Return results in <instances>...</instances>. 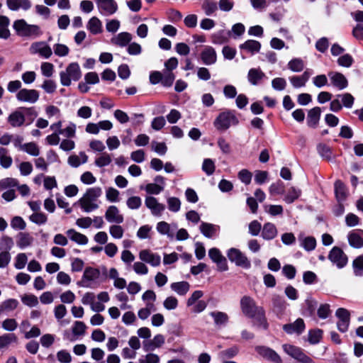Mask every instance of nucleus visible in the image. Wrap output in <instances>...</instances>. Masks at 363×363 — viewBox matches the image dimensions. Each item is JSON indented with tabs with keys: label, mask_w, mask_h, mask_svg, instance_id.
<instances>
[{
	"label": "nucleus",
	"mask_w": 363,
	"mask_h": 363,
	"mask_svg": "<svg viewBox=\"0 0 363 363\" xmlns=\"http://www.w3.org/2000/svg\"><path fill=\"white\" fill-rule=\"evenodd\" d=\"M230 33V31L228 33L223 30H218L211 35V40L213 44L222 45L226 43L228 40V35Z\"/></svg>",
	"instance_id": "obj_43"
},
{
	"label": "nucleus",
	"mask_w": 363,
	"mask_h": 363,
	"mask_svg": "<svg viewBox=\"0 0 363 363\" xmlns=\"http://www.w3.org/2000/svg\"><path fill=\"white\" fill-rule=\"evenodd\" d=\"M120 192L115 188L109 187L106 191V199L112 203H117L119 199Z\"/></svg>",
	"instance_id": "obj_63"
},
{
	"label": "nucleus",
	"mask_w": 363,
	"mask_h": 363,
	"mask_svg": "<svg viewBox=\"0 0 363 363\" xmlns=\"http://www.w3.org/2000/svg\"><path fill=\"white\" fill-rule=\"evenodd\" d=\"M82 77L79 65L77 62L70 63L65 71L60 73V83L62 85L69 86L72 80L78 81Z\"/></svg>",
	"instance_id": "obj_5"
},
{
	"label": "nucleus",
	"mask_w": 363,
	"mask_h": 363,
	"mask_svg": "<svg viewBox=\"0 0 363 363\" xmlns=\"http://www.w3.org/2000/svg\"><path fill=\"white\" fill-rule=\"evenodd\" d=\"M321 109L320 107H315L311 109L308 113L307 123L312 128L316 127L320 118Z\"/></svg>",
	"instance_id": "obj_35"
},
{
	"label": "nucleus",
	"mask_w": 363,
	"mask_h": 363,
	"mask_svg": "<svg viewBox=\"0 0 363 363\" xmlns=\"http://www.w3.org/2000/svg\"><path fill=\"white\" fill-rule=\"evenodd\" d=\"M328 77L333 86L339 90H342L347 87L348 81L342 73L337 72H330L328 73Z\"/></svg>",
	"instance_id": "obj_22"
},
{
	"label": "nucleus",
	"mask_w": 363,
	"mask_h": 363,
	"mask_svg": "<svg viewBox=\"0 0 363 363\" xmlns=\"http://www.w3.org/2000/svg\"><path fill=\"white\" fill-rule=\"evenodd\" d=\"M277 235V230L274 224L267 223L264 225L262 236L264 240H272Z\"/></svg>",
	"instance_id": "obj_39"
},
{
	"label": "nucleus",
	"mask_w": 363,
	"mask_h": 363,
	"mask_svg": "<svg viewBox=\"0 0 363 363\" xmlns=\"http://www.w3.org/2000/svg\"><path fill=\"white\" fill-rule=\"evenodd\" d=\"M160 357L154 353H148L141 356L138 359V363H160Z\"/></svg>",
	"instance_id": "obj_64"
},
{
	"label": "nucleus",
	"mask_w": 363,
	"mask_h": 363,
	"mask_svg": "<svg viewBox=\"0 0 363 363\" xmlns=\"http://www.w3.org/2000/svg\"><path fill=\"white\" fill-rule=\"evenodd\" d=\"M139 259L152 267H158L161 263V257L150 250H143L139 252Z\"/></svg>",
	"instance_id": "obj_18"
},
{
	"label": "nucleus",
	"mask_w": 363,
	"mask_h": 363,
	"mask_svg": "<svg viewBox=\"0 0 363 363\" xmlns=\"http://www.w3.org/2000/svg\"><path fill=\"white\" fill-rule=\"evenodd\" d=\"M228 259L236 266L244 269H249L251 267V262L247 256L239 249L231 247L226 252Z\"/></svg>",
	"instance_id": "obj_7"
},
{
	"label": "nucleus",
	"mask_w": 363,
	"mask_h": 363,
	"mask_svg": "<svg viewBox=\"0 0 363 363\" xmlns=\"http://www.w3.org/2000/svg\"><path fill=\"white\" fill-rule=\"evenodd\" d=\"M109 233L114 239H121L124 234V230L119 224L111 225L109 227Z\"/></svg>",
	"instance_id": "obj_60"
},
{
	"label": "nucleus",
	"mask_w": 363,
	"mask_h": 363,
	"mask_svg": "<svg viewBox=\"0 0 363 363\" xmlns=\"http://www.w3.org/2000/svg\"><path fill=\"white\" fill-rule=\"evenodd\" d=\"M177 229L176 223L169 224L166 221H160L156 225L157 231L162 235H167L169 238H174V230Z\"/></svg>",
	"instance_id": "obj_21"
},
{
	"label": "nucleus",
	"mask_w": 363,
	"mask_h": 363,
	"mask_svg": "<svg viewBox=\"0 0 363 363\" xmlns=\"http://www.w3.org/2000/svg\"><path fill=\"white\" fill-rule=\"evenodd\" d=\"M354 274L357 277L363 276V256L357 257L352 263Z\"/></svg>",
	"instance_id": "obj_58"
},
{
	"label": "nucleus",
	"mask_w": 363,
	"mask_h": 363,
	"mask_svg": "<svg viewBox=\"0 0 363 363\" xmlns=\"http://www.w3.org/2000/svg\"><path fill=\"white\" fill-rule=\"evenodd\" d=\"M21 151L34 157H37L40 155L39 147L33 142L24 143Z\"/></svg>",
	"instance_id": "obj_49"
},
{
	"label": "nucleus",
	"mask_w": 363,
	"mask_h": 363,
	"mask_svg": "<svg viewBox=\"0 0 363 363\" xmlns=\"http://www.w3.org/2000/svg\"><path fill=\"white\" fill-rule=\"evenodd\" d=\"M255 350L261 357L267 361L273 363H282L281 357L276 351L269 347L257 345L255 347Z\"/></svg>",
	"instance_id": "obj_14"
},
{
	"label": "nucleus",
	"mask_w": 363,
	"mask_h": 363,
	"mask_svg": "<svg viewBox=\"0 0 363 363\" xmlns=\"http://www.w3.org/2000/svg\"><path fill=\"white\" fill-rule=\"evenodd\" d=\"M17 337L13 333H6L0 336V349L8 347L12 342H16Z\"/></svg>",
	"instance_id": "obj_54"
},
{
	"label": "nucleus",
	"mask_w": 363,
	"mask_h": 363,
	"mask_svg": "<svg viewBox=\"0 0 363 363\" xmlns=\"http://www.w3.org/2000/svg\"><path fill=\"white\" fill-rule=\"evenodd\" d=\"M145 205L150 210L152 216L155 217H161L166 209L165 205L152 196L145 197Z\"/></svg>",
	"instance_id": "obj_12"
},
{
	"label": "nucleus",
	"mask_w": 363,
	"mask_h": 363,
	"mask_svg": "<svg viewBox=\"0 0 363 363\" xmlns=\"http://www.w3.org/2000/svg\"><path fill=\"white\" fill-rule=\"evenodd\" d=\"M265 77V74L259 68H252L247 74L249 82L254 86L259 84Z\"/></svg>",
	"instance_id": "obj_30"
},
{
	"label": "nucleus",
	"mask_w": 363,
	"mask_h": 363,
	"mask_svg": "<svg viewBox=\"0 0 363 363\" xmlns=\"http://www.w3.org/2000/svg\"><path fill=\"white\" fill-rule=\"evenodd\" d=\"M66 234L72 241L78 245H84L88 243V238L85 235L76 231L74 229L67 230Z\"/></svg>",
	"instance_id": "obj_32"
},
{
	"label": "nucleus",
	"mask_w": 363,
	"mask_h": 363,
	"mask_svg": "<svg viewBox=\"0 0 363 363\" xmlns=\"http://www.w3.org/2000/svg\"><path fill=\"white\" fill-rule=\"evenodd\" d=\"M210 259L216 264L217 269L220 272H225L228 269L226 258L222 255L219 249L216 247L211 248L208 250Z\"/></svg>",
	"instance_id": "obj_17"
},
{
	"label": "nucleus",
	"mask_w": 363,
	"mask_h": 363,
	"mask_svg": "<svg viewBox=\"0 0 363 363\" xmlns=\"http://www.w3.org/2000/svg\"><path fill=\"white\" fill-rule=\"evenodd\" d=\"M347 240L350 245L354 248L363 247V230H354L347 235Z\"/></svg>",
	"instance_id": "obj_25"
},
{
	"label": "nucleus",
	"mask_w": 363,
	"mask_h": 363,
	"mask_svg": "<svg viewBox=\"0 0 363 363\" xmlns=\"http://www.w3.org/2000/svg\"><path fill=\"white\" fill-rule=\"evenodd\" d=\"M301 194V191L294 186L290 187L284 198V201L286 203H292L297 200Z\"/></svg>",
	"instance_id": "obj_41"
},
{
	"label": "nucleus",
	"mask_w": 363,
	"mask_h": 363,
	"mask_svg": "<svg viewBox=\"0 0 363 363\" xmlns=\"http://www.w3.org/2000/svg\"><path fill=\"white\" fill-rule=\"evenodd\" d=\"M240 50H245L250 53L252 55L259 52L261 49V43L255 40H247L245 43L239 45Z\"/></svg>",
	"instance_id": "obj_29"
},
{
	"label": "nucleus",
	"mask_w": 363,
	"mask_h": 363,
	"mask_svg": "<svg viewBox=\"0 0 363 363\" xmlns=\"http://www.w3.org/2000/svg\"><path fill=\"white\" fill-rule=\"evenodd\" d=\"M112 162V158L108 152H102L94 161V164L98 167H104L109 165Z\"/></svg>",
	"instance_id": "obj_46"
},
{
	"label": "nucleus",
	"mask_w": 363,
	"mask_h": 363,
	"mask_svg": "<svg viewBox=\"0 0 363 363\" xmlns=\"http://www.w3.org/2000/svg\"><path fill=\"white\" fill-rule=\"evenodd\" d=\"M272 304L275 309L279 312L284 311L288 306V303L284 297L279 295H274L272 298Z\"/></svg>",
	"instance_id": "obj_51"
},
{
	"label": "nucleus",
	"mask_w": 363,
	"mask_h": 363,
	"mask_svg": "<svg viewBox=\"0 0 363 363\" xmlns=\"http://www.w3.org/2000/svg\"><path fill=\"white\" fill-rule=\"evenodd\" d=\"M170 288L179 296H184L190 289V284L187 281H179L171 284Z\"/></svg>",
	"instance_id": "obj_40"
},
{
	"label": "nucleus",
	"mask_w": 363,
	"mask_h": 363,
	"mask_svg": "<svg viewBox=\"0 0 363 363\" xmlns=\"http://www.w3.org/2000/svg\"><path fill=\"white\" fill-rule=\"evenodd\" d=\"M305 323L302 318L296 319L294 323L283 325V330L289 335H301L305 330Z\"/></svg>",
	"instance_id": "obj_23"
},
{
	"label": "nucleus",
	"mask_w": 363,
	"mask_h": 363,
	"mask_svg": "<svg viewBox=\"0 0 363 363\" xmlns=\"http://www.w3.org/2000/svg\"><path fill=\"white\" fill-rule=\"evenodd\" d=\"M13 28L17 35L21 38L35 39L43 35L40 27L35 24H29L24 19L16 20Z\"/></svg>",
	"instance_id": "obj_4"
},
{
	"label": "nucleus",
	"mask_w": 363,
	"mask_h": 363,
	"mask_svg": "<svg viewBox=\"0 0 363 363\" xmlns=\"http://www.w3.org/2000/svg\"><path fill=\"white\" fill-rule=\"evenodd\" d=\"M100 272L98 269L91 267H86L84 269L82 280L81 285L83 287H89L91 283L99 279Z\"/></svg>",
	"instance_id": "obj_20"
},
{
	"label": "nucleus",
	"mask_w": 363,
	"mask_h": 363,
	"mask_svg": "<svg viewBox=\"0 0 363 363\" xmlns=\"http://www.w3.org/2000/svg\"><path fill=\"white\" fill-rule=\"evenodd\" d=\"M335 193L337 202H343L347 196L345 185L340 180L335 183Z\"/></svg>",
	"instance_id": "obj_38"
},
{
	"label": "nucleus",
	"mask_w": 363,
	"mask_h": 363,
	"mask_svg": "<svg viewBox=\"0 0 363 363\" xmlns=\"http://www.w3.org/2000/svg\"><path fill=\"white\" fill-rule=\"evenodd\" d=\"M167 204L169 211L177 213L181 209L182 202L177 197L169 196L167 198Z\"/></svg>",
	"instance_id": "obj_45"
},
{
	"label": "nucleus",
	"mask_w": 363,
	"mask_h": 363,
	"mask_svg": "<svg viewBox=\"0 0 363 363\" xmlns=\"http://www.w3.org/2000/svg\"><path fill=\"white\" fill-rule=\"evenodd\" d=\"M282 347L287 354L301 363H314L312 359L307 356L300 347L289 344H284Z\"/></svg>",
	"instance_id": "obj_8"
},
{
	"label": "nucleus",
	"mask_w": 363,
	"mask_h": 363,
	"mask_svg": "<svg viewBox=\"0 0 363 363\" xmlns=\"http://www.w3.org/2000/svg\"><path fill=\"white\" fill-rule=\"evenodd\" d=\"M201 9L207 16H213L218 11V2L215 0H203Z\"/></svg>",
	"instance_id": "obj_36"
},
{
	"label": "nucleus",
	"mask_w": 363,
	"mask_h": 363,
	"mask_svg": "<svg viewBox=\"0 0 363 363\" xmlns=\"http://www.w3.org/2000/svg\"><path fill=\"white\" fill-rule=\"evenodd\" d=\"M288 68L294 72H301L305 67L304 62L302 59L295 57L291 59L287 64Z\"/></svg>",
	"instance_id": "obj_44"
},
{
	"label": "nucleus",
	"mask_w": 363,
	"mask_h": 363,
	"mask_svg": "<svg viewBox=\"0 0 363 363\" xmlns=\"http://www.w3.org/2000/svg\"><path fill=\"white\" fill-rule=\"evenodd\" d=\"M105 218L110 223L121 224L123 222L124 218L118 208L116 206H109L105 212Z\"/></svg>",
	"instance_id": "obj_19"
},
{
	"label": "nucleus",
	"mask_w": 363,
	"mask_h": 363,
	"mask_svg": "<svg viewBox=\"0 0 363 363\" xmlns=\"http://www.w3.org/2000/svg\"><path fill=\"white\" fill-rule=\"evenodd\" d=\"M199 229L206 238H211L219 230L220 227L212 223L201 222Z\"/></svg>",
	"instance_id": "obj_31"
},
{
	"label": "nucleus",
	"mask_w": 363,
	"mask_h": 363,
	"mask_svg": "<svg viewBox=\"0 0 363 363\" xmlns=\"http://www.w3.org/2000/svg\"><path fill=\"white\" fill-rule=\"evenodd\" d=\"M6 5L11 11H16L19 9L28 11L32 4L30 0H6Z\"/></svg>",
	"instance_id": "obj_26"
},
{
	"label": "nucleus",
	"mask_w": 363,
	"mask_h": 363,
	"mask_svg": "<svg viewBox=\"0 0 363 363\" xmlns=\"http://www.w3.org/2000/svg\"><path fill=\"white\" fill-rule=\"evenodd\" d=\"M28 257L26 254L23 252L18 253L15 257L14 267L16 269H22L26 267Z\"/></svg>",
	"instance_id": "obj_59"
},
{
	"label": "nucleus",
	"mask_w": 363,
	"mask_h": 363,
	"mask_svg": "<svg viewBox=\"0 0 363 363\" xmlns=\"http://www.w3.org/2000/svg\"><path fill=\"white\" fill-rule=\"evenodd\" d=\"M33 237L28 233H20L17 236L16 244L20 249H25L33 242Z\"/></svg>",
	"instance_id": "obj_33"
},
{
	"label": "nucleus",
	"mask_w": 363,
	"mask_h": 363,
	"mask_svg": "<svg viewBox=\"0 0 363 363\" xmlns=\"http://www.w3.org/2000/svg\"><path fill=\"white\" fill-rule=\"evenodd\" d=\"M17 187L19 193L26 196L30 194V188L26 184L18 185V181L16 179L7 177L0 180V191L6 189Z\"/></svg>",
	"instance_id": "obj_13"
},
{
	"label": "nucleus",
	"mask_w": 363,
	"mask_h": 363,
	"mask_svg": "<svg viewBox=\"0 0 363 363\" xmlns=\"http://www.w3.org/2000/svg\"><path fill=\"white\" fill-rule=\"evenodd\" d=\"M126 205L131 210L139 209L142 205V199L137 196H130L127 199Z\"/></svg>",
	"instance_id": "obj_62"
},
{
	"label": "nucleus",
	"mask_w": 363,
	"mask_h": 363,
	"mask_svg": "<svg viewBox=\"0 0 363 363\" xmlns=\"http://www.w3.org/2000/svg\"><path fill=\"white\" fill-rule=\"evenodd\" d=\"M264 211L272 216L282 215L284 208L281 205H265Z\"/></svg>",
	"instance_id": "obj_61"
},
{
	"label": "nucleus",
	"mask_w": 363,
	"mask_h": 363,
	"mask_svg": "<svg viewBox=\"0 0 363 363\" xmlns=\"http://www.w3.org/2000/svg\"><path fill=\"white\" fill-rule=\"evenodd\" d=\"M29 219L31 222L37 224V225H43L48 220L47 216L42 212H36L33 213L29 216Z\"/></svg>",
	"instance_id": "obj_57"
},
{
	"label": "nucleus",
	"mask_w": 363,
	"mask_h": 363,
	"mask_svg": "<svg viewBox=\"0 0 363 363\" xmlns=\"http://www.w3.org/2000/svg\"><path fill=\"white\" fill-rule=\"evenodd\" d=\"M238 119L231 111H227L220 113L216 118L213 124L219 130H225L231 125H236L238 123Z\"/></svg>",
	"instance_id": "obj_6"
},
{
	"label": "nucleus",
	"mask_w": 363,
	"mask_h": 363,
	"mask_svg": "<svg viewBox=\"0 0 363 363\" xmlns=\"http://www.w3.org/2000/svg\"><path fill=\"white\" fill-rule=\"evenodd\" d=\"M86 28L92 35H99L103 32L102 22L96 16H93L88 21Z\"/></svg>",
	"instance_id": "obj_27"
},
{
	"label": "nucleus",
	"mask_w": 363,
	"mask_h": 363,
	"mask_svg": "<svg viewBox=\"0 0 363 363\" xmlns=\"http://www.w3.org/2000/svg\"><path fill=\"white\" fill-rule=\"evenodd\" d=\"M40 97L39 91L33 89H21L16 94V99L21 103L35 104Z\"/></svg>",
	"instance_id": "obj_9"
},
{
	"label": "nucleus",
	"mask_w": 363,
	"mask_h": 363,
	"mask_svg": "<svg viewBox=\"0 0 363 363\" xmlns=\"http://www.w3.org/2000/svg\"><path fill=\"white\" fill-rule=\"evenodd\" d=\"M329 260L338 269L345 267L348 262L346 254L338 247H333L328 255Z\"/></svg>",
	"instance_id": "obj_11"
},
{
	"label": "nucleus",
	"mask_w": 363,
	"mask_h": 363,
	"mask_svg": "<svg viewBox=\"0 0 363 363\" xmlns=\"http://www.w3.org/2000/svg\"><path fill=\"white\" fill-rule=\"evenodd\" d=\"M9 24V18L6 16L0 15V38L6 40L10 37Z\"/></svg>",
	"instance_id": "obj_37"
},
{
	"label": "nucleus",
	"mask_w": 363,
	"mask_h": 363,
	"mask_svg": "<svg viewBox=\"0 0 363 363\" xmlns=\"http://www.w3.org/2000/svg\"><path fill=\"white\" fill-rule=\"evenodd\" d=\"M322 335H323L322 330H320V329L311 330L308 332V340L312 345L317 344L320 342V339L322 338Z\"/></svg>",
	"instance_id": "obj_56"
},
{
	"label": "nucleus",
	"mask_w": 363,
	"mask_h": 363,
	"mask_svg": "<svg viewBox=\"0 0 363 363\" xmlns=\"http://www.w3.org/2000/svg\"><path fill=\"white\" fill-rule=\"evenodd\" d=\"M12 162L13 160L8 150L0 147V165L4 169H8L11 166Z\"/></svg>",
	"instance_id": "obj_42"
},
{
	"label": "nucleus",
	"mask_w": 363,
	"mask_h": 363,
	"mask_svg": "<svg viewBox=\"0 0 363 363\" xmlns=\"http://www.w3.org/2000/svg\"><path fill=\"white\" fill-rule=\"evenodd\" d=\"M38 116L34 107H19L11 112L7 121L12 128H20L30 125Z\"/></svg>",
	"instance_id": "obj_2"
},
{
	"label": "nucleus",
	"mask_w": 363,
	"mask_h": 363,
	"mask_svg": "<svg viewBox=\"0 0 363 363\" xmlns=\"http://www.w3.org/2000/svg\"><path fill=\"white\" fill-rule=\"evenodd\" d=\"M301 246L303 247L306 251H312L315 248L316 240L313 237H299Z\"/></svg>",
	"instance_id": "obj_48"
},
{
	"label": "nucleus",
	"mask_w": 363,
	"mask_h": 363,
	"mask_svg": "<svg viewBox=\"0 0 363 363\" xmlns=\"http://www.w3.org/2000/svg\"><path fill=\"white\" fill-rule=\"evenodd\" d=\"M99 13L104 16L113 15L118 11V4L115 0H96Z\"/></svg>",
	"instance_id": "obj_15"
},
{
	"label": "nucleus",
	"mask_w": 363,
	"mask_h": 363,
	"mask_svg": "<svg viewBox=\"0 0 363 363\" xmlns=\"http://www.w3.org/2000/svg\"><path fill=\"white\" fill-rule=\"evenodd\" d=\"M337 98L340 100L341 104L342 106L347 108H351L354 104V98L350 93H344L341 94H337Z\"/></svg>",
	"instance_id": "obj_50"
},
{
	"label": "nucleus",
	"mask_w": 363,
	"mask_h": 363,
	"mask_svg": "<svg viewBox=\"0 0 363 363\" xmlns=\"http://www.w3.org/2000/svg\"><path fill=\"white\" fill-rule=\"evenodd\" d=\"M210 315L213 318L214 323L216 325H225L228 321V315L224 312L213 311L210 313Z\"/></svg>",
	"instance_id": "obj_47"
},
{
	"label": "nucleus",
	"mask_w": 363,
	"mask_h": 363,
	"mask_svg": "<svg viewBox=\"0 0 363 363\" xmlns=\"http://www.w3.org/2000/svg\"><path fill=\"white\" fill-rule=\"evenodd\" d=\"M102 194L101 187L95 186L89 188L83 196L79 200V204L85 213H91L99 208L98 199Z\"/></svg>",
	"instance_id": "obj_3"
},
{
	"label": "nucleus",
	"mask_w": 363,
	"mask_h": 363,
	"mask_svg": "<svg viewBox=\"0 0 363 363\" xmlns=\"http://www.w3.org/2000/svg\"><path fill=\"white\" fill-rule=\"evenodd\" d=\"M18 302L16 299L9 298L0 304V313L4 311H11L17 308Z\"/></svg>",
	"instance_id": "obj_53"
},
{
	"label": "nucleus",
	"mask_w": 363,
	"mask_h": 363,
	"mask_svg": "<svg viewBox=\"0 0 363 363\" xmlns=\"http://www.w3.org/2000/svg\"><path fill=\"white\" fill-rule=\"evenodd\" d=\"M29 52L32 55H38L45 59H49L52 55V48L45 41L33 43L29 48Z\"/></svg>",
	"instance_id": "obj_10"
},
{
	"label": "nucleus",
	"mask_w": 363,
	"mask_h": 363,
	"mask_svg": "<svg viewBox=\"0 0 363 363\" xmlns=\"http://www.w3.org/2000/svg\"><path fill=\"white\" fill-rule=\"evenodd\" d=\"M86 330V325L82 321H75L72 328V332L74 337L84 336Z\"/></svg>",
	"instance_id": "obj_55"
},
{
	"label": "nucleus",
	"mask_w": 363,
	"mask_h": 363,
	"mask_svg": "<svg viewBox=\"0 0 363 363\" xmlns=\"http://www.w3.org/2000/svg\"><path fill=\"white\" fill-rule=\"evenodd\" d=\"M14 245L13 239L7 235H3L0 239V251L1 252H10Z\"/></svg>",
	"instance_id": "obj_52"
},
{
	"label": "nucleus",
	"mask_w": 363,
	"mask_h": 363,
	"mask_svg": "<svg viewBox=\"0 0 363 363\" xmlns=\"http://www.w3.org/2000/svg\"><path fill=\"white\" fill-rule=\"evenodd\" d=\"M201 59L206 65H214L217 61V55L215 49L211 46H205L201 52Z\"/></svg>",
	"instance_id": "obj_24"
},
{
	"label": "nucleus",
	"mask_w": 363,
	"mask_h": 363,
	"mask_svg": "<svg viewBox=\"0 0 363 363\" xmlns=\"http://www.w3.org/2000/svg\"><path fill=\"white\" fill-rule=\"evenodd\" d=\"M335 316L337 318V327L338 330L341 333L347 332L350 323V311L344 308H340L336 311Z\"/></svg>",
	"instance_id": "obj_16"
},
{
	"label": "nucleus",
	"mask_w": 363,
	"mask_h": 363,
	"mask_svg": "<svg viewBox=\"0 0 363 363\" xmlns=\"http://www.w3.org/2000/svg\"><path fill=\"white\" fill-rule=\"evenodd\" d=\"M240 305L241 311L245 316L252 319L257 326L264 330L268 328L264 308L257 306L252 297L249 296H242Z\"/></svg>",
	"instance_id": "obj_1"
},
{
	"label": "nucleus",
	"mask_w": 363,
	"mask_h": 363,
	"mask_svg": "<svg viewBox=\"0 0 363 363\" xmlns=\"http://www.w3.org/2000/svg\"><path fill=\"white\" fill-rule=\"evenodd\" d=\"M88 161V156L84 152H80L78 155H72L68 157L67 162L69 165L77 168Z\"/></svg>",
	"instance_id": "obj_34"
},
{
	"label": "nucleus",
	"mask_w": 363,
	"mask_h": 363,
	"mask_svg": "<svg viewBox=\"0 0 363 363\" xmlns=\"http://www.w3.org/2000/svg\"><path fill=\"white\" fill-rule=\"evenodd\" d=\"M132 40V35L128 32H121L114 35L111 39V43L119 47H125L128 45Z\"/></svg>",
	"instance_id": "obj_28"
}]
</instances>
